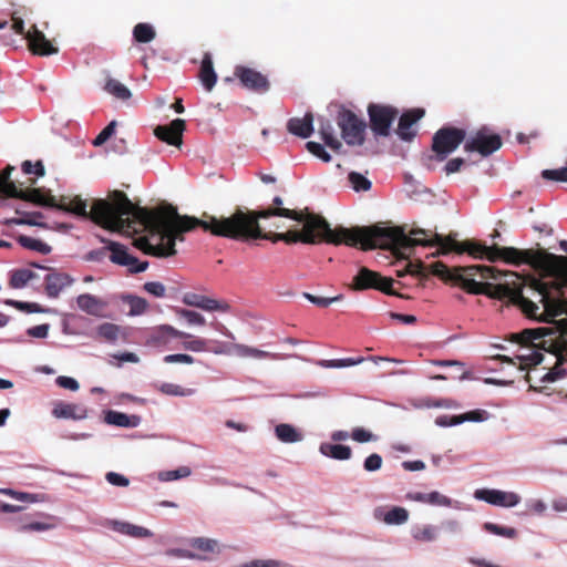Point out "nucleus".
I'll return each mask as SVG.
<instances>
[{
    "label": "nucleus",
    "mask_w": 567,
    "mask_h": 567,
    "mask_svg": "<svg viewBox=\"0 0 567 567\" xmlns=\"http://www.w3.org/2000/svg\"><path fill=\"white\" fill-rule=\"evenodd\" d=\"M425 114L423 109H411L405 111L399 118L396 134L402 141L410 142L415 135L416 131L413 125L421 120Z\"/></svg>",
    "instance_id": "18"
},
{
    "label": "nucleus",
    "mask_w": 567,
    "mask_h": 567,
    "mask_svg": "<svg viewBox=\"0 0 567 567\" xmlns=\"http://www.w3.org/2000/svg\"><path fill=\"white\" fill-rule=\"evenodd\" d=\"M196 227L203 228L217 237H225L238 241L266 239L272 243L286 244H328L350 246L348 235L343 231L349 228H330L329 223L320 215L313 213L297 212L288 208H266L249 210L237 207L228 217H216L204 214L203 218L179 215L175 221L174 236L166 246L151 247V254L159 258L175 256L176 241L184 240V234ZM147 248L146 240H142Z\"/></svg>",
    "instance_id": "2"
},
{
    "label": "nucleus",
    "mask_w": 567,
    "mask_h": 567,
    "mask_svg": "<svg viewBox=\"0 0 567 567\" xmlns=\"http://www.w3.org/2000/svg\"><path fill=\"white\" fill-rule=\"evenodd\" d=\"M116 123L113 121L107 126H105L100 134L93 141L95 146H100L104 144L114 133Z\"/></svg>",
    "instance_id": "59"
},
{
    "label": "nucleus",
    "mask_w": 567,
    "mask_h": 567,
    "mask_svg": "<svg viewBox=\"0 0 567 567\" xmlns=\"http://www.w3.org/2000/svg\"><path fill=\"white\" fill-rule=\"evenodd\" d=\"M276 436L285 443H295L301 440V435L297 430L287 423H281L275 429Z\"/></svg>",
    "instance_id": "36"
},
{
    "label": "nucleus",
    "mask_w": 567,
    "mask_h": 567,
    "mask_svg": "<svg viewBox=\"0 0 567 567\" xmlns=\"http://www.w3.org/2000/svg\"><path fill=\"white\" fill-rule=\"evenodd\" d=\"M399 110L391 105L370 103L368 105V115L370 118V128L375 136L386 137L390 135V128L396 118Z\"/></svg>",
    "instance_id": "9"
},
{
    "label": "nucleus",
    "mask_w": 567,
    "mask_h": 567,
    "mask_svg": "<svg viewBox=\"0 0 567 567\" xmlns=\"http://www.w3.org/2000/svg\"><path fill=\"white\" fill-rule=\"evenodd\" d=\"M4 225H28V226H37L47 228V225L44 223H40L39 220H35L33 218H27L25 217H18V218H8L3 221Z\"/></svg>",
    "instance_id": "57"
},
{
    "label": "nucleus",
    "mask_w": 567,
    "mask_h": 567,
    "mask_svg": "<svg viewBox=\"0 0 567 567\" xmlns=\"http://www.w3.org/2000/svg\"><path fill=\"white\" fill-rule=\"evenodd\" d=\"M411 536L417 543H431L437 539L439 528L433 525H416L411 528Z\"/></svg>",
    "instance_id": "29"
},
{
    "label": "nucleus",
    "mask_w": 567,
    "mask_h": 567,
    "mask_svg": "<svg viewBox=\"0 0 567 567\" xmlns=\"http://www.w3.org/2000/svg\"><path fill=\"white\" fill-rule=\"evenodd\" d=\"M176 313L184 318L188 324L204 326L206 323L205 318L199 312L188 309H178Z\"/></svg>",
    "instance_id": "50"
},
{
    "label": "nucleus",
    "mask_w": 567,
    "mask_h": 567,
    "mask_svg": "<svg viewBox=\"0 0 567 567\" xmlns=\"http://www.w3.org/2000/svg\"><path fill=\"white\" fill-rule=\"evenodd\" d=\"M503 260L514 266L529 265L542 272L543 277H553L556 281L548 284L550 291L560 292L567 287V257L557 256L545 249H518L515 247H498L495 245L494 255L488 261Z\"/></svg>",
    "instance_id": "5"
},
{
    "label": "nucleus",
    "mask_w": 567,
    "mask_h": 567,
    "mask_svg": "<svg viewBox=\"0 0 567 567\" xmlns=\"http://www.w3.org/2000/svg\"><path fill=\"white\" fill-rule=\"evenodd\" d=\"M183 303L189 307H196L205 311H230V305L226 301L213 299L195 292H187L183 297Z\"/></svg>",
    "instance_id": "16"
},
{
    "label": "nucleus",
    "mask_w": 567,
    "mask_h": 567,
    "mask_svg": "<svg viewBox=\"0 0 567 567\" xmlns=\"http://www.w3.org/2000/svg\"><path fill=\"white\" fill-rule=\"evenodd\" d=\"M186 123L182 118L173 120L168 125H158L154 130V135L162 142L173 146H181L183 143V132Z\"/></svg>",
    "instance_id": "14"
},
{
    "label": "nucleus",
    "mask_w": 567,
    "mask_h": 567,
    "mask_svg": "<svg viewBox=\"0 0 567 567\" xmlns=\"http://www.w3.org/2000/svg\"><path fill=\"white\" fill-rule=\"evenodd\" d=\"M306 148L315 156L323 161L324 163H329L331 161L330 154L324 150V147L317 142H308L306 144Z\"/></svg>",
    "instance_id": "51"
},
{
    "label": "nucleus",
    "mask_w": 567,
    "mask_h": 567,
    "mask_svg": "<svg viewBox=\"0 0 567 567\" xmlns=\"http://www.w3.org/2000/svg\"><path fill=\"white\" fill-rule=\"evenodd\" d=\"M319 122V133L324 144L329 146L332 151H340L342 144L334 135V128L332 123L329 120L323 118H320Z\"/></svg>",
    "instance_id": "28"
},
{
    "label": "nucleus",
    "mask_w": 567,
    "mask_h": 567,
    "mask_svg": "<svg viewBox=\"0 0 567 567\" xmlns=\"http://www.w3.org/2000/svg\"><path fill=\"white\" fill-rule=\"evenodd\" d=\"M14 169L13 166L8 165L0 173V198H10L9 193H11V187L16 186V184L10 179L11 172Z\"/></svg>",
    "instance_id": "46"
},
{
    "label": "nucleus",
    "mask_w": 567,
    "mask_h": 567,
    "mask_svg": "<svg viewBox=\"0 0 567 567\" xmlns=\"http://www.w3.org/2000/svg\"><path fill=\"white\" fill-rule=\"evenodd\" d=\"M244 567H292L288 563H284L275 559H266V560H254L249 564H246Z\"/></svg>",
    "instance_id": "61"
},
{
    "label": "nucleus",
    "mask_w": 567,
    "mask_h": 567,
    "mask_svg": "<svg viewBox=\"0 0 567 567\" xmlns=\"http://www.w3.org/2000/svg\"><path fill=\"white\" fill-rule=\"evenodd\" d=\"M502 145V137L484 126L465 141L464 151L467 153L477 152L483 157H487L498 151Z\"/></svg>",
    "instance_id": "10"
},
{
    "label": "nucleus",
    "mask_w": 567,
    "mask_h": 567,
    "mask_svg": "<svg viewBox=\"0 0 567 567\" xmlns=\"http://www.w3.org/2000/svg\"><path fill=\"white\" fill-rule=\"evenodd\" d=\"M431 272L444 281L461 287L471 295H484L492 299L507 300L517 306L532 319L548 321L553 327L524 329L513 333L511 340L526 348L530 353L518 357L520 370L538 365L544 354L536 349L550 348L567 334V319L554 321L566 312L565 301L551 296L548 282L532 276L522 277L513 271H499L491 266L472 265L447 267L442 261L431 266Z\"/></svg>",
    "instance_id": "1"
},
{
    "label": "nucleus",
    "mask_w": 567,
    "mask_h": 567,
    "mask_svg": "<svg viewBox=\"0 0 567 567\" xmlns=\"http://www.w3.org/2000/svg\"><path fill=\"white\" fill-rule=\"evenodd\" d=\"M105 91L120 100H128L131 97V91L117 80L109 79L104 86Z\"/></svg>",
    "instance_id": "40"
},
{
    "label": "nucleus",
    "mask_w": 567,
    "mask_h": 567,
    "mask_svg": "<svg viewBox=\"0 0 567 567\" xmlns=\"http://www.w3.org/2000/svg\"><path fill=\"white\" fill-rule=\"evenodd\" d=\"M475 497L488 504L503 507H513L520 501V497L516 493L498 489H477Z\"/></svg>",
    "instance_id": "17"
},
{
    "label": "nucleus",
    "mask_w": 567,
    "mask_h": 567,
    "mask_svg": "<svg viewBox=\"0 0 567 567\" xmlns=\"http://www.w3.org/2000/svg\"><path fill=\"white\" fill-rule=\"evenodd\" d=\"M37 278V274L29 269H18L11 274L9 285L13 289H20L27 286V284Z\"/></svg>",
    "instance_id": "35"
},
{
    "label": "nucleus",
    "mask_w": 567,
    "mask_h": 567,
    "mask_svg": "<svg viewBox=\"0 0 567 567\" xmlns=\"http://www.w3.org/2000/svg\"><path fill=\"white\" fill-rule=\"evenodd\" d=\"M189 337H178L183 339L182 348L193 352H214L216 354L225 352L219 346L216 348L209 347V341L199 337L188 333Z\"/></svg>",
    "instance_id": "23"
},
{
    "label": "nucleus",
    "mask_w": 567,
    "mask_h": 567,
    "mask_svg": "<svg viewBox=\"0 0 567 567\" xmlns=\"http://www.w3.org/2000/svg\"><path fill=\"white\" fill-rule=\"evenodd\" d=\"M105 420L109 424L122 426V427H134L138 424V417L135 415H127L117 411L107 412Z\"/></svg>",
    "instance_id": "31"
},
{
    "label": "nucleus",
    "mask_w": 567,
    "mask_h": 567,
    "mask_svg": "<svg viewBox=\"0 0 567 567\" xmlns=\"http://www.w3.org/2000/svg\"><path fill=\"white\" fill-rule=\"evenodd\" d=\"M198 78L206 91L210 92L216 84L217 74L214 71L210 53H205L202 60Z\"/></svg>",
    "instance_id": "22"
},
{
    "label": "nucleus",
    "mask_w": 567,
    "mask_h": 567,
    "mask_svg": "<svg viewBox=\"0 0 567 567\" xmlns=\"http://www.w3.org/2000/svg\"><path fill=\"white\" fill-rule=\"evenodd\" d=\"M350 246L360 245L362 250L375 248L389 249L395 256L406 260L413 247H437L433 256L443 254L446 237L431 229L413 227L406 234L403 227H381L379 225L352 227L343 231Z\"/></svg>",
    "instance_id": "4"
},
{
    "label": "nucleus",
    "mask_w": 567,
    "mask_h": 567,
    "mask_svg": "<svg viewBox=\"0 0 567 567\" xmlns=\"http://www.w3.org/2000/svg\"><path fill=\"white\" fill-rule=\"evenodd\" d=\"M78 307L87 315L102 317L107 302L91 293H82L76 298Z\"/></svg>",
    "instance_id": "20"
},
{
    "label": "nucleus",
    "mask_w": 567,
    "mask_h": 567,
    "mask_svg": "<svg viewBox=\"0 0 567 567\" xmlns=\"http://www.w3.org/2000/svg\"><path fill=\"white\" fill-rule=\"evenodd\" d=\"M348 181L355 192H368L372 187V183L362 174L358 172H350L348 175Z\"/></svg>",
    "instance_id": "42"
},
{
    "label": "nucleus",
    "mask_w": 567,
    "mask_h": 567,
    "mask_svg": "<svg viewBox=\"0 0 567 567\" xmlns=\"http://www.w3.org/2000/svg\"><path fill=\"white\" fill-rule=\"evenodd\" d=\"M319 451L322 455L339 461L349 460L352 455L351 449L341 444L322 443Z\"/></svg>",
    "instance_id": "27"
},
{
    "label": "nucleus",
    "mask_w": 567,
    "mask_h": 567,
    "mask_svg": "<svg viewBox=\"0 0 567 567\" xmlns=\"http://www.w3.org/2000/svg\"><path fill=\"white\" fill-rule=\"evenodd\" d=\"M52 414L58 419L81 420L85 417L86 412L76 404L60 402L53 408Z\"/></svg>",
    "instance_id": "25"
},
{
    "label": "nucleus",
    "mask_w": 567,
    "mask_h": 567,
    "mask_svg": "<svg viewBox=\"0 0 567 567\" xmlns=\"http://www.w3.org/2000/svg\"><path fill=\"white\" fill-rule=\"evenodd\" d=\"M495 246H486L476 240L456 241L452 236H446L445 245L443 246V254L455 251L457 254L467 252L475 259H486L494 255Z\"/></svg>",
    "instance_id": "11"
},
{
    "label": "nucleus",
    "mask_w": 567,
    "mask_h": 567,
    "mask_svg": "<svg viewBox=\"0 0 567 567\" xmlns=\"http://www.w3.org/2000/svg\"><path fill=\"white\" fill-rule=\"evenodd\" d=\"M234 75L240 81L245 89L256 93L264 94L270 89L267 76L255 69L237 65Z\"/></svg>",
    "instance_id": "12"
},
{
    "label": "nucleus",
    "mask_w": 567,
    "mask_h": 567,
    "mask_svg": "<svg viewBox=\"0 0 567 567\" xmlns=\"http://www.w3.org/2000/svg\"><path fill=\"white\" fill-rule=\"evenodd\" d=\"M192 471L188 466H181L172 471H162L158 473V480L162 482H171L179 478H185L190 475Z\"/></svg>",
    "instance_id": "47"
},
{
    "label": "nucleus",
    "mask_w": 567,
    "mask_h": 567,
    "mask_svg": "<svg viewBox=\"0 0 567 567\" xmlns=\"http://www.w3.org/2000/svg\"><path fill=\"white\" fill-rule=\"evenodd\" d=\"M106 481L115 486H122L126 487L130 484V481L127 477H125L122 474L115 473V472H109L105 475Z\"/></svg>",
    "instance_id": "64"
},
{
    "label": "nucleus",
    "mask_w": 567,
    "mask_h": 567,
    "mask_svg": "<svg viewBox=\"0 0 567 567\" xmlns=\"http://www.w3.org/2000/svg\"><path fill=\"white\" fill-rule=\"evenodd\" d=\"M364 361L363 357L359 358H346V359H334V360H320L318 364L322 368H347L360 364Z\"/></svg>",
    "instance_id": "43"
},
{
    "label": "nucleus",
    "mask_w": 567,
    "mask_h": 567,
    "mask_svg": "<svg viewBox=\"0 0 567 567\" xmlns=\"http://www.w3.org/2000/svg\"><path fill=\"white\" fill-rule=\"evenodd\" d=\"M144 290L156 298L165 297L166 288L162 282L148 281L143 286Z\"/></svg>",
    "instance_id": "54"
},
{
    "label": "nucleus",
    "mask_w": 567,
    "mask_h": 567,
    "mask_svg": "<svg viewBox=\"0 0 567 567\" xmlns=\"http://www.w3.org/2000/svg\"><path fill=\"white\" fill-rule=\"evenodd\" d=\"M409 519V512L404 507L395 506L388 511L383 522L388 525H402Z\"/></svg>",
    "instance_id": "38"
},
{
    "label": "nucleus",
    "mask_w": 567,
    "mask_h": 567,
    "mask_svg": "<svg viewBox=\"0 0 567 567\" xmlns=\"http://www.w3.org/2000/svg\"><path fill=\"white\" fill-rule=\"evenodd\" d=\"M287 130L289 133L307 138L313 133V114L307 112L302 118L292 117L287 123Z\"/></svg>",
    "instance_id": "21"
},
{
    "label": "nucleus",
    "mask_w": 567,
    "mask_h": 567,
    "mask_svg": "<svg viewBox=\"0 0 567 567\" xmlns=\"http://www.w3.org/2000/svg\"><path fill=\"white\" fill-rule=\"evenodd\" d=\"M189 337L187 332L179 331L172 326L162 324L151 334V342L156 346L166 344L169 338Z\"/></svg>",
    "instance_id": "24"
},
{
    "label": "nucleus",
    "mask_w": 567,
    "mask_h": 567,
    "mask_svg": "<svg viewBox=\"0 0 567 567\" xmlns=\"http://www.w3.org/2000/svg\"><path fill=\"white\" fill-rule=\"evenodd\" d=\"M394 282V279L390 277H383L377 271L362 267L360 268L357 276L353 278L351 288L353 290H365L372 288L390 296H398L400 298H404L403 295L396 292L393 289Z\"/></svg>",
    "instance_id": "8"
},
{
    "label": "nucleus",
    "mask_w": 567,
    "mask_h": 567,
    "mask_svg": "<svg viewBox=\"0 0 567 567\" xmlns=\"http://www.w3.org/2000/svg\"><path fill=\"white\" fill-rule=\"evenodd\" d=\"M432 505H440V506H449L451 504V499L439 492H431L426 494V502Z\"/></svg>",
    "instance_id": "63"
},
{
    "label": "nucleus",
    "mask_w": 567,
    "mask_h": 567,
    "mask_svg": "<svg viewBox=\"0 0 567 567\" xmlns=\"http://www.w3.org/2000/svg\"><path fill=\"white\" fill-rule=\"evenodd\" d=\"M96 333L104 341L115 342L120 337L121 327L115 323L104 322L97 327Z\"/></svg>",
    "instance_id": "37"
},
{
    "label": "nucleus",
    "mask_w": 567,
    "mask_h": 567,
    "mask_svg": "<svg viewBox=\"0 0 567 567\" xmlns=\"http://www.w3.org/2000/svg\"><path fill=\"white\" fill-rule=\"evenodd\" d=\"M25 40L28 42L29 50L34 55L49 56L59 52V49L54 47L52 42L45 38L44 33L35 25H32V28L27 32Z\"/></svg>",
    "instance_id": "13"
},
{
    "label": "nucleus",
    "mask_w": 567,
    "mask_h": 567,
    "mask_svg": "<svg viewBox=\"0 0 567 567\" xmlns=\"http://www.w3.org/2000/svg\"><path fill=\"white\" fill-rule=\"evenodd\" d=\"M165 363H185V364H193L195 362V359L186 353H176V354H167L164 357Z\"/></svg>",
    "instance_id": "60"
},
{
    "label": "nucleus",
    "mask_w": 567,
    "mask_h": 567,
    "mask_svg": "<svg viewBox=\"0 0 567 567\" xmlns=\"http://www.w3.org/2000/svg\"><path fill=\"white\" fill-rule=\"evenodd\" d=\"M55 208L91 219L111 231H145L148 235L135 239L134 246L144 254L157 258V255L148 252L151 248L142 244V240H146L147 246L152 248L168 245L171 237L174 236L177 218V208L173 205L163 204L153 208L136 206L122 190H113L109 199H95L90 210L86 209V200L80 196H62Z\"/></svg>",
    "instance_id": "3"
},
{
    "label": "nucleus",
    "mask_w": 567,
    "mask_h": 567,
    "mask_svg": "<svg viewBox=\"0 0 567 567\" xmlns=\"http://www.w3.org/2000/svg\"><path fill=\"white\" fill-rule=\"evenodd\" d=\"M488 413L485 410H474L458 415L460 424L466 421L482 422L487 419Z\"/></svg>",
    "instance_id": "52"
},
{
    "label": "nucleus",
    "mask_w": 567,
    "mask_h": 567,
    "mask_svg": "<svg viewBox=\"0 0 567 567\" xmlns=\"http://www.w3.org/2000/svg\"><path fill=\"white\" fill-rule=\"evenodd\" d=\"M231 351L243 358L251 357L255 359H271V360H279L281 357L277 353H271L268 351L259 350L257 348H251L245 344L240 343H234L231 344Z\"/></svg>",
    "instance_id": "26"
},
{
    "label": "nucleus",
    "mask_w": 567,
    "mask_h": 567,
    "mask_svg": "<svg viewBox=\"0 0 567 567\" xmlns=\"http://www.w3.org/2000/svg\"><path fill=\"white\" fill-rule=\"evenodd\" d=\"M11 193H9L10 198H18L25 202H30L32 204L44 206V207H54L56 206V200L54 196L51 194H47L42 192L40 188H31V189H20L17 186H12Z\"/></svg>",
    "instance_id": "15"
},
{
    "label": "nucleus",
    "mask_w": 567,
    "mask_h": 567,
    "mask_svg": "<svg viewBox=\"0 0 567 567\" xmlns=\"http://www.w3.org/2000/svg\"><path fill=\"white\" fill-rule=\"evenodd\" d=\"M22 171L24 174H35L37 176H44L45 169L43 163L41 161L32 164L30 161H24L22 163Z\"/></svg>",
    "instance_id": "55"
},
{
    "label": "nucleus",
    "mask_w": 567,
    "mask_h": 567,
    "mask_svg": "<svg viewBox=\"0 0 567 567\" xmlns=\"http://www.w3.org/2000/svg\"><path fill=\"white\" fill-rule=\"evenodd\" d=\"M6 305L11 306L20 311L28 312V313H38L43 312V309L40 305L34 302H24V301H18L8 299L4 301Z\"/></svg>",
    "instance_id": "49"
},
{
    "label": "nucleus",
    "mask_w": 567,
    "mask_h": 567,
    "mask_svg": "<svg viewBox=\"0 0 567 567\" xmlns=\"http://www.w3.org/2000/svg\"><path fill=\"white\" fill-rule=\"evenodd\" d=\"M155 37V29L150 23L141 22L133 28V38L138 43H150Z\"/></svg>",
    "instance_id": "33"
},
{
    "label": "nucleus",
    "mask_w": 567,
    "mask_h": 567,
    "mask_svg": "<svg viewBox=\"0 0 567 567\" xmlns=\"http://www.w3.org/2000/svg\"><path fill=\"white\" fill-rule=\"evenodd\" d=\"M157 390L166 395L173 396H189L193 395L195 390L189 388H182L174 383H162L157 386Z\"/></svg>",
    "instance_id": "41"
},
{
    "label": "nucleus",
    "mask_w": 567,
    "mask_h": 567,
    "mask_svg": "<svg viewBox=\"0 0 567 567\" xmlns=\"http://www.w3.org/2000/svg\"><path fill=\"white\" fill-rule=\"evenodd\" d=\"M382 456L378 453H372L364 460L363 467L368 472H375L382 467Z\"/></svg>",
    "instance_id": "53"
},
{
    "label": "nucleus",
    "mask_w": 567,
    "mask_h": 567,
    "mask_svg": "<svg viewBox=\"0 0 567 567\" xmlns=\"http://www.w3.org/2000/svg\"><path fill=\"white\" fill-rule=\"evenodd\" d=\"M466 131L455 126H443L435 132L432 138L433 156L429 159L443 162L450 154L457 150V147L465 141Z\"/></svg>",
    "instance_id": "6"
},
{
    "label": "nucleus",
    "mask_w": 567,
    "mask_h": 567,
    "mask_svg": "<svg viewBox=\"0 0 567 567\" xmlns=\"http://www.w3.org/2000/svg\"><path fill=\"white\" fill-rule=\"evenodd\" d=\"M17 240L25 249L38 251L43 255L51 252V247L40 239H35L25 235H19Z\"/></svg>",
    "instance_id": "32"
},
{
    "label": "nucleus",
    "mask_w": 567,
    "mask_h": 567,
    "mask_svg": "<svg viewBox=\"0 0 567 567\" xmlns=\"http://www.w3.org/2000/svg\"><path fill=\"white\" fill-rule=\"evenodd\" d=\"M189 545L203 553H215L218 551V543L215 539L205 537H195L189 540Z\"/></svg>",
    "instance_id": "44"
},
{
    "label": "nucleus",
    "mask_w": 567,
    "mask_h": 567,
    "mask_svg": "<svg viewBox=\"0 0 567 567\" xmlns=\"http://www.w3.org/2000/svg\"><path fill=\"white\" fill-rule=\"evenodd\" d=\"M565 375V370L560 364H556L554 368L547 370L540 378L542 382H554Z\"/></svg>",
    "instance_id": "58"
},
{
    "label": "nucleus",
    "mask_w": 567,
    "mask_h": 567,
    "mask_svg": "<svg viewBox=\"0 0 567 567\" xmlns=\"http://www.w3.org/2000/svg\"><path fill=\"white\" fill-rule=\"evenodd\" d=\"M424 268L425 266L421 260L417 262L408 261L402 269H396L395 274L398 277H403L408 274L416 277H426Z\"/></svg>",
    "instance_id": "45"
},
{
    "label": "nucleus",
    "mask_w": 567,
    "mask_h": 567,
    "mask_svg": "<svg viewBox=\"0 0 567 567\" xmlns=\"http://www.w3.org/2000/svg\"><path fill=\"white\" fill-rule=\"evenodd\" d=\"M104 250H110V260L120 266H124L127 256L130 255L124 245L115 241H109L107 246L104 247Z\"/></svg>",
    "instance_id": "34"
},
{
    "label": "nucleus",
    "mask_w": 567,
    "mask_h": 567,
    "mask_svg": "<svg viewBox=\"0 0 567 567\" xmlns=\"http://www.w3.org/2000/svg\"><path fill=\"white\" fill-rule=\"evenodd\" d=\"M483 528L494 535L506 537V538H516L517 530L513 527H505L494 523H485Z\"/></svg>",
    "instance_id": "48"
},
{
    "label": "nucleus",
    "mask_w": 567,
    "mask_h": 567,
    "mask_svg": "<svg viewBox=\"0 0 567 567\" xmlns=\"http://www.w3.org/2000/svg\"><path fill=\"white\" fill-rule=\"evenodd\" d=\"M73 284V278L65 272L50 271L44 277L45 293L50 298H56L61 291Z\"/></svg>",
    "instance_id": "19"
},
{
    "label": "nucleus",
    "mask_w": 567,
    "mask_h": 567,
    "mask_svg": "<svg viewBox=\"0 0 567 567\" xmlns=\"http://www.w3.org/2000/svg\"><path fill=\"white\" fill-rule=\"evenodd\" d=\"M337 124L341 130L343 141L350 146H360L364 143L367 124L352 111L341 106L337 115Z\"/></svg>",
    "instance_id": "7"
},
{
    "label": "nucleus",
    "mask_w": 567,
    "mask_h": 567,
    "mask_svg": "<svg viewBox=\"0 0 567 567\" xmlns=\"http://www.w3.org/2000/svg\"><path fill=\"white\" fill-rule=\"evenodd\" d=\"M113 528L133 538H148L153 536L150 529L130 523L114 522Z\"/></svg>",
    "instance_id": "30"
},
{
    "label": "nucleus",
    "mask_w": 567,
    "mask_h": 567,
    "mask_svg": "<svg viewBox=\"0 0 567 567\" xmlns=\"http://www.w3.org/2000/svg\"><path fill=\"white\" fill-rule=\"evenodd\" d=\"M122 299L125 303L130 306V316L143 315L148 308V302L146 301V299L142 297L127 295L124 296Z\"/></svg>",
    "instance_id": "39"
},
{
    "label": "nucleus",
    "mask_w": 567,
    "mask_h": 567,
    "mask_svg": "<svg viewBox=\"0 0 567 567\" xmlns=\"http://www.w3.org/2000/svg\"><path fill=\"white\" fill-rule=\"evenodd\" d=\"M351 437L359 443L370 442L375 439V436L370 431L363 427L353 429Z\"/></svg>",
    "instance_id": "62"
},
{
    "label": "nucleus",
    "mask_w": 567,
    "mask_h": 567,
    "mask_svg": "<svg viewBox=\"0 0 567 567\" xmlns=\"http://www.w3.org/2000/svg\"><path fill=\"white\" fill-rule=\"evenodd\" d=\"M305 297L313 305H316L318 307H322V308H326V307L330 306L332 302L339 301L342 298L341 295H338V296L331 297V298H326V297H317V296H313L310 293H305Z\"/></svg>",
    "instance_id": "56"
}]
</instances>
